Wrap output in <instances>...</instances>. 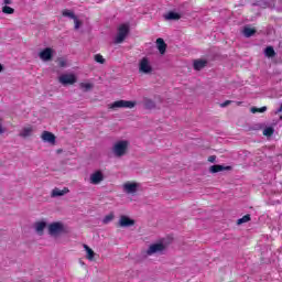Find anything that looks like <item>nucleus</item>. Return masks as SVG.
Masks as SVG:
<instances>
[{"label":"nucleus","instance_id":"bb28decb","mask_svg":"<svg viewBox=\"0 0 282 282\" xmlns=\"http://www.w3.org/2000/svg\"><path fill=\"white\" fill-rule=\"evenodd\" d=\"M2 12L3 14H14V10L12 9V7L9 6L2 7Z\"/></svg>","mask_w":282,"mask_h":282},{"label":"nucleus","instance_id":"a878e982","mask_svg":"<svg viewBox=\"0 0 282 282\" xmlns=\"http://www.w3.org/2000/svg\"><path fill=\"white\" fill-rule=\"evenodd\" d=\"M115 217L116 216L113 215V213L108 214L107 216L104 217L102 224H111Z\"/></svg>","mask_w":282,"mask_h":282},{"label":"nucleus","instance_id":"f8f14e48","mask_svg":"<svg viewBox=\"0 0 282 282\" xmlns=\"http://www.w3.org/2000/svg\"><path fill=\"white\" fill-rule=\"evenodd\" d=\"M43 142H47L48 144H55L56 142V137L54 135V133L50 132V131H44L41 135Z\"/></svg>","mask_w":282,"mask_h":282},{"label":"nucleus","instance_id":"f03ea898","mask_svg":"<svg viewBox=\"0 0 282 282\" xmlns=\"http://www.w3.org/2000/svg\"><path fill=\"white\" fill-rule=\"evenodd\" d=\"M65 232H67V228L62 221H55L48 225V235L51 237H61V235H65Z\"/></svg>","mask_w":282,"mask_h":282},{"label":"nucleus","instance_id":"f257e3e1","mask_svg":"<svg viewBox=\"0 0 282 282\" xmlns=\"http://www.w3.org/2000/svg\"><path fill=\"white\" fill-rule=\"evenodd\" d=\"M127 151H129V141L127 140L117 141L112 147V153L116 158L127 155Z\"/></svg>","mask_w":282,"mask_h":282},{"label":"nucleus","instance_id":"f704fd0d","mask_svg":"<svg viewBox=\"0 0 282 282\" xmlns=\"http://www.w3.org/2000/svg\"><path fill=\"white\" fill-rule=\"evenodd\" d=\"M242 34L246 36V39H248V26L243 28Z\"/></svg>","mask_w":282,"mask_h":282},{"label":"nucleus","instance_id":"39448f33","mask_svg":"<svg viewBox=\"0 0 282 282\" xmlns=\"http://www.w3.org/2000/svg\"><path fill=\"white\" fill-rule=\"evenodd\" d=\"M135 101H129V100H117L109 105V109H133L135 107Z\"/></svg>","mask_w":282,"mask_h":282},{"label":"nucleus","instance_id":"2eb2a0df","mask_svg":"<svg viewBox=\"0 0 282 282\" xmlns=\"http://www.w3.org/2000/svg\"><path fill=\"white\" fill-rule=\"evenodd\" d=\"M33 132H34V128L32 126L24 127L20 131V138H30V135H32Z\"/></svg>","mask_w":282,"mask_h":282},{"label":"nucleus","instance_id":"423d86ee","mask_svg":"<svg viewBox=\"0 0 282 282\" xmlns=\"http://www.w3.org/2000/svg\"><path fill=\"white\" fill-rule=\"evenodd\" d=\"M139 72L140 74H153V66L151 65V59L143 57L139 61Z\"/></svg>","mask_w":282,"mask_h":282},{"label":"nucleus","instance_id":"7c9ffc66","mask_svg":"<svg viewBox=\"0 0 282 282\" xmlns=\"http://www.w3.org/2000/svg\"><path fill=\"white\" fill-rule=\"evenodd\" d=\"M257 34V29L254 28H248V36H254Z\"/></svg>","mask_w":282,"mask_h":282},{"label":"nucleus","instance_id":"7ed1b4c3","mask_svg":"<svg viewBox=\"0 0 282 282\" xmlns=\"http://www.w3.org/2000/svg\"><path fill=\"white\" fill-rule=\"evenodd\" d=\"M89 184L93 186H98L105 182V172L102 170L94 171L88 178Z\"/></svg>","mask_w":282,"mask_h":282},{"label":"nucleus","instance_id":"a211bd4d","mask_svg":"<svg viewBox=\"0 0 282 282\" xmlns=\"http://www.w3.org/2000/svg\"><path fill=\"white\" fill-rule=\"evenodd\" d=\"M264 56H267V58H274L276 56V52L274 51V47L267 46L264 50Z\"/></svg>","mask_w":282,"mask_h":282},{"label":"nucleus","instance_id":"c9c22d12","mask_svg":"<svg viewBox=\"0 0 282 282\" xmlns=\"http://www.w3.org/2000/svg\"><path fill=\"white\" fill-rule=\"evenodd\" d=\"M215 160H217V156H216V155H212V156L208 158V162L214 163Z\"/></svg>","mask_w":282,"mask_h":282},{"label":"nucleus","instance_id":"c756f323","mask_svg":"<svg viewBox=\"0 0 282 282\" xmlns=\"http://www.w3.org/2000/svg\"><path fill=\"white\" fill-rule=\"evenodd\" d=\"M241 224H248V215H245L242 218L237 220L238 226H241Z\"/></svg>","mask_w":282,"mask_h":282},{"label":"nucleus","instance_id":"ea45409f","mask_svg":"<svg viewBox=\"0 0 282 282\" xmlns=\"http://www.w3.org/2000/svg\"><path fill=\"white\" fill-rule=\"evenodd\" d=\"M248 221H250V215H248Z\"/></svg>","mask_w":282,"mask_h":282},{"label":"nucleus","instance_id":"2f4dec72","mask_svg":"<svg viewBox=\"0 0 282 282\" xmlns=\"http://www.w3.org/2000/svg\"><path fill=\"white\" fill-rule=\"evenodd\" d=\"M74 23H75V30H78L82 25V22L78 20V18L75 17V19H73Z\"/></svg>","mask_w":282,"mask_h":282},{"label":"nucleus","instance_id":"4c0bfd02","mask_svg":"<svg viewBox=\"0 0 282 282\" xmlns=\"http://www.w3.org/2000/svg\"><path fill=\"white\" fill-rule=\"evenodd\" d=\"M12 3V0H3L4 6H10Z\"/></svg>","mask_w":282,"mask_h":282},{"label":"nucleus","instance_id":"9d476101","mask_svg":"<svg viewBox=\"0 0 282 282\" xmlns=\"http://www.w3.org/2000/svg\"><path fill=\"white\" fill-rule=\"evenodd\" d=\"M135 225V220L129 218V216H121L119 219V226L121 228H131V226Z\"/></svg>","mask_w":282,"mask_h":282},{"label":"nucleus","instance_id":"aec40b11","mask_svg":"<svg viewBox=\"0 0 282 282\" xmlns=\"http://www.w3.org/2000/svg\"><path fill=\"white\" fill-rule=\"evenodd\" d=\"M204 67H206V61H204V59H196L194 62V69H196L197 72H199V69H204Z\"/></svg>","mask_w":282,"mask_h":282},{"label":"nucleus","instance_id":"20e7f679","mask_svg":"<svg viewBox=\"0 0 282 282\" xmlns=\"http://www.w3.org/2000/svg\"><path fill=\"white\" fill-rule=\"evenodd\" d=\"M129 34V24H121L118 26L117 35L115 37V43L120 44L124 42Z\"/></svg>","mask_w":282,"mask_h":282},{"label":"nucleus","instance_id":"f3484780","mask_svg":"<svg viewBox=\"0 0 282 282\" xmlns=\"http://www.w3.org/2000/svg\"><path fill=\"white\" fill-rule=\"evenodd\" d=\"M84 249L86 251V259H88V261H94V257H96V253L93 251L91 248H89V246L84 245Z\"/></svg>","mask_w":282,"mask_h":282},{"label":"nucleus","instance_id":"4be33fe9","mask_svg":"<svg viewBox=\"0 0 282 282\" xmlns=\"http://www.w3.org/2000/svg\"><path fill=\"white\" fill-rule=\"evenodd\" d=\"M79 87H80V89H83V91H90V89H94V84H91V83H80Z\"/></svg>","mask_w":282,"mask_h":282},{"label":"nucleus","instance_id":"a19ab883","mask_svg":"<svg viewBox=\"0 0 282 282\" xmlns=\"http://www.w3.org/2000/svg\"><path fill=\"white\" fill-rule=\"evenodd\" d=\"M280 120H282V115L280 116Z\"/></svg>","mask_w":282,"mask_h":282},{"label":"nucleus","instance_id":"6ab92c4d","mask_svg":"<svg viewBox=\"0 0 282 282\" xmlns=\"http://www.w3.org/2000/svg\"><path fill=\"white\" fill-rule=\"evenodd\" d=\"M165 19L166 21H177L182 19V17L180 15V13L171 11L165 15Z\"/></svg>","mask_w":282,"mask_h":282},{"label":"nucleus","instance_id":"72a5a7b5","mask_svg":"<svg viewBox=\"0 0 282 282\" xmlns=\"http://www.w3.org/2000/svg\"><path fill=\"white\" fill-rule=\"evenodd\" d=\"M6 133V129L3 128V119H0V134Z\"/></svg>","mask_w":282,"mask_h":282},{"label":"nucleus","instance_id":"6e6552de","mask_svg":"<svg viewBox=\"0 0 282 282\" xmlns=\"http://www.w3.org/2000/svg\"><path fill=\"white\" fill-rule=\"evenodd\" d=\"M61 85H74L76 83V75L64 74L58 77Z\"/></svg>","mask_w":282,"mask_h":282},{"label":"nucleus","instance_id":"ddd939ff","mask_svg":"<svg viewBox=\"0 0 282 282\" xmlns=\"http://www.w3.org/2000/svg\"><path fill=\"white\" fill-rule=\"evenodd\" d=\"M69 193V188L64 187L63 189L55 187L52 191L51 197H63V195H67Z\"/></svg>","mask_w":282,"mask_h":282},{"label":"nucleus","instance_id":"473e14b6","mask_svg":"<svg viewBox=\"0 0 282 282\" xmlns=\"http://www.w3.org/2000/svg\"><path fill=\"white\" fill-rule=\"evenodd\" d=\"M58 65H59V67H67V61L61 58V59H58Z\"/></svg>","mask_w":282,"mask_h":282},{"label":"nucleus","instance_id":"393cba45","mask_svg":"<svg viewBox=\"0 0 282 282\" xmlns=\"http://www.w3.org/2000/svg\"><path fill=\"white\" fill-rule=\"evenodd\" d=\"M263 135H265L267 138H272V135H274V128L272 127H267L263 130Z\"/></svg>","mask_w":282,"mask_h":282},{"label":"nucleus","instance_id":"412c9836","mask_svg":"<svg viewBox=\"0 0 282 282\" xmlns=\"http://www.w3.org/2000/svg\"><path fill=\"white\" fill-rule=\"evenodd\" d=\"M143 104L147 109H154V107H155V101H153L152 99L147 98V97L143 98Z\"/></svg>","mask_w":282,"mask_h":282},{"label":"nucleus","instance_id":"e433bc0d","mask_svg":"<svg viewBox=\"0 0 282 282\" xmlns=\"http://www.w3.org/2000/svg\"><path fill=\"white\" fill-rule=\"evenodd\" d=\"M230 102H232V101L227 100V101L223 102V104L220 105V107H228V105H230Z\"/></svg>","mask_w":282,"mask_h":282},{"label":"nucleus","instance_id":"9b49d317","mask_svg":"<svg viewBox=\"0 0 282 282\" xmlns=\"http://www.w3.org/2000/svg\"><path fill=\"white\" fill-rule=\"evenodd\" d=\"M39 56L41 61H52V56H54V50H52L51 47H46L42 52H40Z\"/></svg>","mask_w":282,"mask_h":282},{"label":"nucleus","instance_id":"58836bf2","mask_svg":"<svg viewBox=\"0 0 282 282\" xmlns=\"http://www.w3.org/2000/svg\"><path fill=\"white\" fill-rule=\"evenodd\" d=\"M0 72H3V66L0 64Z\"/></svg>","mask_w":282,"mask_h":282},{"label":"nucleus","instance_id":"dca6fc26","mask_svg":"<svg viewBox=\"0 0 282 282\" xmlns=\"http://www.w3.org/2000/svg\"><path fill=\"white\" fill-rule=\"evenodd\" d=\"M156 47H158L160 54H164L166 52V43L164 42V40L162 37H159L156 40Z\"/></svg>","mask_w":282,"mask_h":282},{"label":"nucleus","instance_id":"0eeeda50","mask_svg":"<svg viewBox=\"0 0 282 282\" xmlns=\"http://www.w3.org/2000/svg\"><path fill=\"white\" fill-rule=\"evenodd\" d=\"M122 189L127 195H135L140 191V183L128 181L122 185Z\"/></svg>","mask_w":282,"mask_h":282},{"label":"nucleus","instance_id":"5701e85b","mask_svg":"<svg viewBox=\"0 0 282 282\" xmlns=\"http://www.w3.org/2000/svg\"><path fill=\"white\" fill-rule=\"evenodd\" d=\"M209 171L210 173H221V171H226V167L223 165H212Z\"/></svg>","mask_w":282,"mask_h":282},{"label":"nucleus","instance_id":"c85d7f7f","mask_svg":"<svg viewBox=\"0 0 282 282\" xmlns=\"http://www.w3.org/2000/svg\"><path fill=\"white\" fill-rule=\"evenodd\" d=\"M95 61L96 63H100V65H105V57L100 54L95 55Z\"/></svg>","mask_w":282,"mask_h":282},{"label":"nucleus","instance_id":"b1692460","mask_svg":"<svg viewBox=\"0 0 282 282\" xmlns=\"http://www.w3.org/2000/svg\"><path fill=\"white\" fill-rule=\"evenodd\" d=\"M251 113H265V111H268V107H261V108H257V107H251L250 108Z\"/></svg>","mask_w":282,"mask_h":282},{"label":"nucleus","instance_id":"4468645a","mask_svg":"<svg viewBox=\"0 0 282 282\" xmlns=\"http://www.w3.org/2000/svg\"><path fill=\"white\" fill-rule=\"evenodd\" d=\"M35 232L40 236L43 235L45 228H47V223L45 220L36 221L34 224Z\"/></svg>","mask_w":282,"mask_h":282},{"label":"nucleus","instance_id":"cd10ccee","mask_svg":"<svg viewBox=\"0 0 282 282\" xmlns=\"http://www.w3.org/2000/svg\"><path fill=\"white\" fill-rule=\"evenodd\" d=\"M63 17H68V19H76V15L74 14V12L69 11V10H64L63 11Z\"/></svg>","mask_w":282,"mask_h":282},{"label":"nucleus","instance_id":"1a4fd4ad","mask_svg":"<svg viewBox=\"0 0 282 282\" xmlns=\"http://www.w3.org/2000/svg\"><path fill=\"white\" fill-rule=\"evenodd\" d=\"M163 250H164V246L162 243H153L148 248L147 254L149 257L153 254H160V252H162Z\"/></svg>","mask_w":282,"mask_h":282}]
</instances>
